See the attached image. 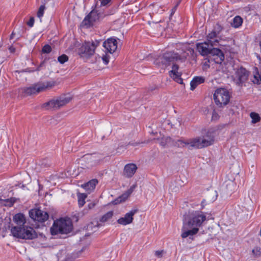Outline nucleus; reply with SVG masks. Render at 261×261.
Here are the masks:
<instances>
[{
  "instance_id": "nucleus-19",
  "label": "nucleus",
  "mask_w": 261,
  "mask_h": 261,
  "mask_svg": "<svg viewBox=\"0 0 261 261\" xmlns=\"http://www.w3.org/2000/svg\"><path fill=\"white\" fill-rule=\"evenodd\" d=\"M137 169V165L133 163L126 164L124 168L123 174L127 178L132 177Z\"/></svg>"
},
{
  "instance_id": "nucleus-44",
  "label": "nucleus",
  "mask_w": 261,
  "mask_h": 261,
  "mask_svg": "<svg viewBox=\"0 0 261 261\" xmlns=\"http://www.w3.org/2000/svg\"><path fill=\"white\" fill-rule=\"evenodd\" d=\"M204 202L205 200H203L201 202L202 208H203V207H204Z\"/></svg>"
},
{
  "instance_id": "nucleus-4",
  "label": "nucleus",
  "mask_w": 261,
  "mask_h": 261,
  "mask_svg": "<svg viewBox=\"0 0 261 261\" xmlns=\"http://www.w3.org/2000/svg\"><path fill=\"white\" fill-rule=\"evenodd\" d=\"M11 231L14 237L22 239L32 240L37 237L35 230L27 226L13 227Z\"/></svg>"
},
{
  "instance_id": "nucleus-12",
  "label": "nucleus",
  "mask_w": 261,
  "mask_h": 261,
  "mask_svg": "<svg viewBox=\"0 0 261 261\" xmlns=\"http://www.w3.org/2000/svg\"><path fill=\"white\" fill-rule=\"evenodd\" d=\"M137 209H132L126 213L123 217H120L117 221V223L121 225L126 226L131 224L134 220V215L137 213Z\"/></svg>"
},
{
  "instance_id": "nucleus-20",
  "label": "nucleus",
  "mask_w": 261,
  "mask_h": 261,
  "mask_svg": "<svg viewBox=\"0 0 261 261\" xmlns=\"http://www.w3.org/2000/svg\"><path fill=\"white\" fill-rule=\"evenodd\" d=\"M178 69V66L176 64H173L172 67V70L169 72L170 75L177 82L182 84V80L180 77V75L177 72Z\"/></svg>"
},
{
  "instance_id": "nucleus-23",
  "label": "nucleus",
  "mask_w": 261,
  "mask_h": 261,
  "mask_svg": "<svg viewBox=\"0 0 261 261\" xmlns=\"http://www.w3.org/2000/svg\"><path fill=\"white\" fill-rule=\"evenodd\" d=\"M13 220L18 225L21 226L25 223V218L22 214L18 213L16 214L13 217Z\"/></svg>"
},
{
  "instance_id": "nucleus-8",
  "label": "nucleus",
  "mask_w": 261,
  "mask_h": 261,
  "mask_svg": "<svg viewBox=\"0 0 261 261\" xmlns=\"http://www.w3.org/2000/svg\"><path fill=\"white\" fill-rule=\"evenodd\" d=\"M214 99L217 106L220 107L225 106L229 101V93L225 88L217 89L214 94Z\"/></svg>"
},
{
  "instance_id": "nucleus-30",
  "label": "nucleus",
  "mask_w": 261,
  "mask_h": 261,
  "mask_svg": "<svg viewBox=\"0 0 261 261\" xmlns=\"http://www.w3.org/2000/svg\"><path fill=\"white\" fill-rule=\"evenodd\" d=\"M250 117L251 118V123H256L260 120V117L259 115L255 112H251L250 114Z\"/></svg>"
},
{
  "instance_id": "nucleus-26",
  "label": "nucleus",
  "mask_w": 261,
  "mask_h": 261,
  "mask_svg": "<svg viewBox=\"0 0 261 261\" xmlns=\"http://www.w3.org/2000/svg\"><path fill=\"white\" fill-rule=\"evenodd\" d=\"M255 70L256 72L254 74L251 81L254 84H259L261 83V74L258 73L257 68H255Z\"/></svg>"
},
{
  "instance_id": "nucleus-10",
  "label": "nucleus",
  "mask_w": 261,
  "mask_h": 261,
  "mask_svg": "<svg viewBox=\"0 0 261 261\" xmlns=\"http://www.w3.org/2000/svg\"><path fill=\"white\" fill-rule=\"evenodd\" d=\"M221 31V28L218 25L217 27L211 32L207 35L206 38V42L209 43L211 46L221 45L219 43L220 38L219 35Z\"/></svg>"
},
{
  "instance_id": "nucleus-45",
  "label": "nucleus",
  "mask_w": 261,
  "mask_h": 261,
  "mask_svg": "<svg viewBox=\"0 0 261 261\" xmlns=\"http://www.w3.org/2000/svg\"><path fill=\"white\" fill-rule=\"evenodd\" d=\"M15 34L13 32L10 36V39H12L14 37Z\"/></svg>"
},
{
  "instance_id": "nucleus-33",
  "label": "nucleus",
  "mask_w": 261,
  "mask_h": 261,
  "mask_svg": "<svg viewBox=\"0 0 261 261\" xmlns=\"http://www.w3.org/2000/svg\"><path fill=\"white\" fill-rule=\"evenodd\" d=\"M68 60V57L66 55H62L59 56L58 58V60L59 62L61 64H64L66 62H67Z\"/></svg>"
},
{
  "instance_id": "nucleus-6",
  "label": "nucleus",
  "mask_w": 261,
  "mask_h": 261,
  "mask_svg": "<svg viewBox=\"0 0 261 261\" xmlns=\"http://www.w3.org/2000/svg\"><path fill=\"white\" fill-rule=\"evenodd\" d=\"M99 41H86L78 49V54L83 58H89L94 55L96 47L99 45Z\"/></svg>"
},
{
  "instance_id": "nucleus-37",
  "label": "nucleus",
  "mask_w": 261,
  "mask_h": 261,
  "mask_svg": "<svg viewBox=\"0 0 261 261\" xmlns=\"http://www.w3.org/2000/svg\"><path fill=\"white\" fill-rule=\"evenodd\" d=\"M219 116L218 114L215 111H213L212 116V120L213 121H216L218 119Z\"/></svg>"
},
{
  "instance_id": "nucleus-17",
  "label": "nucleus",
  "mask_w": 261,
  "mask_h": 261,
  "mask_svg": "<svg viewBox=\"0 0 261 261\" xmlns=\"http://www.w3.org/2000/svg\"><path fill=\"white\" fill-rule=\"evenodd\" d=\"M209 43L206 41L198 43L196 44V48L198 52L203 56L211 54L213 48Z\"/></svg>"
},
{
  "instance_id": "nucleus-22",
  "label": "nucleus",
  "mask_w": 261,
  "mask_h": 261,
  "mask_svg": "<svg viewBox=\"0 0 261 261\" xmlns=\"http://www.w3.org/2000/svg\"><path fill=\"white\" fill-rule=\"evenodd\" d=\"M98 183V181L96 179H93L88 182L82 185V187L84 188L86 191L90 192L93 190L96 184Z\"/></svg>"
},
{
  "instance_id": "nucleus-32",
  "label": "nucleus",
  "mask_w": 261,
  "mask_h": 261,
  "mask_svg": "<svg viewBox=\"0 0 261 261\" xmlns=\"http://www.w3.org/2000/svg\"><path fill=\"white\" fill-rule=\"evenodd\" d=\"M252 252L254 257H258L260 256L261 255L260 248L258 247H256L252 249Z\"/></svg>"
},
{
  "instance_id": "nucleus-24",
  "label": "nucleus",
  "mask_w": 261,
  "mask_h": 261,
  "mask_svg": "<svg viewBox=\"0 0 261 261\" xmlns=\"http://www.w3.org/2000/svg\"><path fill=\"white\" fill-rule=\"evenodd\" d=\"M192 139L189 140L187 141H184L181 140H178L175 142L174 145L178 147H184L186 145H190V146L192 147Z\"/></svg>"
},
{
  "instance_id": "nucleus-25",
  "label": "nucleus",
  "mask_w": 261,
  "mask_h": 261,
  "mask_svg": "<svg viewBox=\"0 0 261 261\" xmlns=\"http://www.w3.org/2000/svg\"><path fill=\"white\" fill-rule=\"evenodd\" d=\"M242 18L239 16H236L233 19L231 25L235 28H238L242 25Z\"/></svg>"
},
{
  "instance_id": "nucleus-11",
  "label": "nucleus",
  "mask_w": 261,
  "mask_h": 261,
  "mask_svg": "<svg viewBox=\"0 0 261 261\" xmlns=\"http://www.w3.org/2000/svg\"><path fill=\"white\" fill-rule=\"evenodd\" d=\"M30 217L34 221L43 222L47 220V213L40 209H33L29 211Z\"/></svg>"
},
{
  "instance_id": "nucleus-46",
  "label": "nucleus",
  "mask_w": 261,
  "mask_h": 261,
  "mask_svg": "<svg viewBox=\"0 0 261 261\" xmlns=\"http://www.w3.org/2000/svg\"><path fill=\"white\" fill-rule=\"evenodd\" d=\"M222 72H225V70H222Z\"/></svg>"
},
{
  "instance_id": "nucleus-3",
  "label": "nucleus",
  "mask_w": 261,
  "mask_h": 261,
  "mask_svg": "<svg viewBox=\"0 0 261 261\" xmlns=\"http://www.w3.org/2000/svg\"><path fill=\"white\" fill-rule=\"evenodd\" d=\"M216 135V130L214 128L207 130L205 134L202 137H197L192 139V147L202 148L211 145L214 142V138Z\"/></svg>"
},
{
  "instance_id": "nucleus-36",
  "label": "nucleus",
  "mask_w": 261,
  "mask_h": 261,
  "mask_svg": "<svg viewBox=\"0 0 261 261\" xmlns=\"http://www.w3.org/2000/svg\"><path fill=\"white\" fill-rule=\"evenodd\" d=\"M5 204L6 205L11 206L14 203V200L13 199H12V198H11L10 199H7L5 200Z\"/></svg>"
},
{
  "instance_id": "nucleus-27",
  "label": "nucleus",
  "mask_w": 261,
  "mask_h": 261,
  "mask_svg": "<svg viewBox=\"0 0 261 261\" xmlns=\"http://www.w3.org/2000/svg\"><path fill=\"white\" fill-rule=\"evenodd\" d=\"M87 196V194L84 193H79L77 194L78 204L80 207H82L84 205Z\"/></svg>"
},
{
  "instance_id": "nucleus-34",
  "label": "nucleus",
  "mask_w": 261,
  "mask_h": 261,
  "mask_svg": "<svg viewBox=\"0 0 261 261\" xmlns=\"http://www.w3.org/2000/svg\"><path fill=\"white\" fill-rule=\"evenodd\" d=\"M42 51L44 53H49L51 51V48L50 45L47 44L45 45L42 48Z\"/></svg>"
},
{
  "instance_id": "nucleus-38",
  "label": "nucleus",
  "mask_w": 261,
  "mask_h": 261,
  "mask_svg": "<svg viewBox=\"0 0 261 261\" xmlns=\"http://www.w3.org/2000/svg\"><path fill=\"white\" fill-rule=\"evenodd\" d=\"M34 18L33 17H31L30 18V20L28 21V22H27V24L30 27H32L33 25H34Z\"/></svg>"
},
{
  "instance_id": "nucleus-9",
  "label": "nucleus",
  "mask_w": 261,
  "mask_h": 261,
  "mask_svg": "<svg viewBox=\"0 0 261 261\" xmlns=\"http://www.w3.org/2000/svg\"><path fill=\"white\" fill-rule=\"evenodd\" d=\"M232 75L233 82L238 86H242L248 80L249 72L243 67L235 68Z\"/></svg>"
},
{
  "instance_id": "nucleus-21",
  "label": "nucleus",
  "mask_w": 261,
  "mask_h": 261,
  "mask_svg": "<svg viewBox=\"0 0 261 261\" xmlns=\"http://www.w3.org/2000/svg\"><path fill=\"white\" fill-rule=\"evenodd\" d=\"M205 81V78L203 76H195L190 82V89L194 90L198 85L202 84Z\"/></svg>"
},
{
  "instance_id": "nucleus-2",
  "label": "nucleus",
  "mask_w": 261,
  "mask_h": 261,
  "mask_svg": "<svg viewBox=\"0 0 261 261\" xmlns=\"http://www.w3.org/2000/svg\"><path fill=\"white\" fill-rule=\"evenodd\" d=\"M55 86V83L51 81L38 82L28 87H23L19 89V94L21 96L37 94Z\"/></svg>"
},
{
  "instance_id": "nucleus-29",
  "label": "nucleus",
  "mask_w": 261,
  "mask_h": 261,
  "mask_svg": "<svg viewBox=\"0 0 261 261\" xmlns=\"http://www.w3.org/2000/svg\"><path fill=\"white\" fill-rule=\"evenodd\" d=\"M113 216V212L109 211L103 215L100 219L101 222H106L112 218Z\"/></svg>"
},
{
  "instance_id": "nucleus-28",
  "label": "nucleus",
  "mask_w": 261,
  "mask_h": 261,
  "mask_svg": "<svg viewBox=\"0 0 261 261\" xmlns=\"http://www.w3.org/2000/svg\"><path fill=\"white\" fill-rule=\"evenodd\" d=\"M160 144L162 146H165L168 144H171V141L172 139L170 137H163L161 139H158Z\"/></svg>"
},
{
  "instance_id": "nucleus-13",
  "label": "nucleus",
  "mask_w": 261,
  "mask_h": 261,
  "mask_svg": "<svg viewBox=\"0 0 261 261\" xmlns=\"http://www.w3.org/2000/svg\"><path fill=\"white\" fill-rule=\"evenodd\" d=\"M211 56L210 60H213L217 64H221L224 60V55L220 49L213 48L211 50Z\"/></svg>"
},
{
  "instance_id": "nucleus-41",
  "label": "nucleus",
  "mask_w": 261,
  "mask_h": 261,
  "mask_svg": "<svg viewBox=\"0 0 261 261\" xmlns=\"http://www.w3.org/2000/svg\"><path fill=\"white\" fill-rule=\"evenodd\" d=\"M100 2L101 6H105L108 4L110 0H99Z\"/></svg>"
},
{
  "instance_id": "nucleus-42",
  "label": "nucleus",
  "mask_w": 261,
  "mask_h": 261,
  "mask_svg": "<svg viewBox=\"0 0 261 261\" xmlns=\"http://www.w3.org/2000/svg\"><path fill=\"white\" fill-rule=\"evenodd\" d=\"M177 47L180 46V47L181 48V50H182L183 51H185V48H186V45H185L181 44H177Z\"/></svg>"
},
{
  "instance_id": "nucleus-43",
  "label": "nucleus",
  "mask_w": 261,
  "mask_h": 261,
  "mask_svg": "<svg viewBox=\"0 0 261 261\" xmlns=\"http://www.w3.org/2000/svg\"><path fill=\"white\" fill-rule=\"evenodd\" d=\"M95 206V203L93 202L90 203L88 204V207L89 209H92Z\"/></svg>"
},
{
  "instance_id": "nucleus-1",
  "label": "nucleus",
  "mask_w": 261,
  "mask_h": 261,
  "mask_svg": "<svg viewBox=\"0 0 261 261\" xmlns=\"http://www.w3.org/2000/svg\"><path fill=\"white\" fill-rule=\"evenodd\" d=\"M207 215V213L200 210L190 212L187 219H185L183 222L181 237L185 239L197 234L199 228L206 224L208 221Z\"/></svg>"
},
{
  "instance_id": "nucleus-31",
  "label": "nucleus",
  "mask_w": 261,
  "mask_h": 261,
  "mask_svg": "<svg viewBox=\"0 0 261 261\" xmlns=\"http://www.w3.org/2000/svg\"><path fill=\"white\" fill-rule=\"evenodd\" d=\"M45 10V7L44 5H41L39 8V10L37 12V17L39 18L40 19L43 17L44 11Z\"/></svg>"
},
{
  "instance_id": "nucleus-18",
  "label": "nucleus",
  "mask_w": 261,
  "mask_h": 261,
  "mask_svg": "<svg viewBox=\"0 0 261 261\" xmlns=\"http://www.w3.org/2000/svg\"><path fill=\"white\" fill-rule=\"evenodd\" d=\"M136 187V185H133L130 186V187L125 193H124L123 194H122L121 196L113 201V204H118L125 201L129 196V195L133 193Z\"/></svg>"
},
{
  "instance_id": "nucleus-14",
  "label": "nucleus",
  "mask_w": 261,
  "mask_h": 261,
  "mask_svg": "<svg viewBox=\"0 0 261 261\" xmlns=\"http://www.w3.org/2000/svg\"><path fill=\"white\" fill-rule=\"evenodd\" d=\"M161 59L162 63L165 66H167L170 62L174 60H180V57L178 53L170 51L165 53Z\"/></svg>"
},
{
  "instance_id": "nucleus-35",
  "label": "nucleus",
  "mask_w": 261,
  "mask_h": 261,
  "mask_svg": "<svg viewBox=\"0 0 261 261\" xmlns=\"http://www.w3.org/2000/svg\"><path fill=\"white\" fill-rule=\"evenodd\" d=\"M90 159L92 161V162H94V165H96L97 164H98L100 161V159H96V155H90Z\"/></svg>"
},
{
  "instance_id": "nucleus-5",
  "label": "nucleus",
  "mask_w": 261,
  "mask_h": 261,
  "mask_svg": "<svg viewBox=\"0 0 261 261\" xmlns=\"http://www.w3.org/2000/svg\"><path fill=\"white\" fill-rule=\"evenodd\" d=\"M72 229V225L69 220L61 218L54 221L50 228V232L52 235L58 233L67 234L70 232Z\"/></svg>"
},
{
  "instance_id": "nucleus-40",
  "label": "nucleus",
  "mask_w": 261,
  "mask_h": 261,
  "mask_svg": "<svg viewBox=\"0 0 261 261\" xmlns=\"http://www.w3.org/2000/svg\"><path fill=\"white\" fill-rule=\"evenodd\" d=\"M102 60L103 61V63L105 65H107L109 62V58L107 56H104L102 58Z\"/></svg>"
},
{
  "instance_id": "nucleus-39",
  "label": "nucleus",
  "mask_w": 261,
  "mask_h": 261,
  "mask_svg": "<svg viewBox=\"0 0 261 261\" xmlns=\"http://www.w3.org/2000/svg\"><path fill=\"white\" fill-rule=\"evenodd\" d=\"M163 250H158V251H156L155 252V255L159 257V258H160L163 255Z\"/></svg>"
},
{
  "instance_id": "nucleus-15",
  "label": "nucleus",
  "mask_w": 261,
  "mask_h": 261,
  "mask_svg": "<svg viewBox=\"0 0 261 261\" xmlns=\"http://www.w3.org/2000/svg\"><path fill=\"white\" fill-rule=\"evenodd\" d=\"M102 45L106 51L112 54L117 48V40L114 38H109L103 42Z\"/></svg>"
},
{
  "instance_id": "nucleus-16",
  "label": "nucleus",
  "mask_w": 261,
  "mask_h": 261,
  "mask_svg": "<svg viewBox=\"0 0 261 261\" xmlns=\"http://www.w3.org/2000/svg\"><path fill=\"white\" fill-rule=\"evenodd\" d=\"M99 19V14L97 11L93 10L85 18L82 22L83 25L87 27L90 26L93 23Z\"/></svg>"
},
{
  "instance_id": "nucleus-7",
  "label": "nucleus",
  "mask_w": 261,
  "mask_h": 261,
  "mask_svg": "<svg viewBox=\"0 0 261 261\" xmlns=\"http://www.w3.org/2000/svg\"><path fill=\"white\" fill-rule=\"evenodd\" d=\"M72 99L70 94L62 95L59 98L52 99L43 104L42 107L46 109H57L69 102Z\"/></svg>"
}]
</instances>
